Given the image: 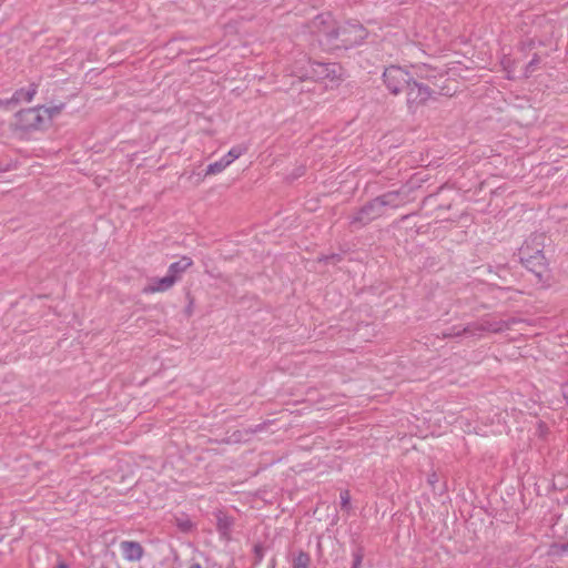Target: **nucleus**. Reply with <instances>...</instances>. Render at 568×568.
I'll return each mask as SVG.
<instances>
[{"mask_svg":"<svg viewBox=\"0 0 568 568\" xmlns=\"http://www.w3.org/2000/svg\"><path fill=\"white\" fill-rule=\"evenodd\" d=\"M52 111L53 110L43 106L20 111L17 114L16 124L26 131L39 130L51 120Z\"/></svg>","mask_w":568,"mask_h":568,"instance_id":"1","label":"nucleus"},{"mask_svg":"<svg viewBox=\"0 0 568 568\" xmlns=\"http://www.w3.org/2000/svg\"><path fill=\"white\" fill-rule=\"evenodd\" d=\"M335 36L339 42L333 44L334 48H348L362 42L367 31L359 24H352L336 30Z\"/></svg>","mask_w":568,"mask_h":568,"instance_id":"2","label":"nucleus"},{"mask_svg":"<svg viewBox=\"0 0 568 568\" xmlns=\"http://www.w3.org/2000/svg\"><path fill=\"white\" fill-rule=\"evenodd\" d=\"M396 199L397 195L394 193H387L375 199L368 205L363 207V210L359 213L361 216L358 217V220L361 222H366L371 219H375L377 215L382 214V209L385 205H397Z\"/></svg>","mask_w":568,"mask_h":568,"instance_id":"3","label":"nucleus"},{"mask_svg":"<svg viewBox=\"0 0 568 568\" xmlns=\"http://www.w3.org/2000/svg\"><path fill=\"white\" fill-rule=\"evenodd\" d=\"M39 83L31 81L27 85L21 87L18 89L14 94L12 95L11 100H2L0 99V105H9L11 103L18 104V103H28L31 102L34 94L37 93Z\"/></svg>","mask_w":568,"mask_h":568,"instance_id":"4","label":"nucleus"},{"mask_svg":"<svg viewBox=\"0 0 568 568\" xmlns=\"http://www.w3.org/2000/svg\"><path fill=\"white\" fill-rule=\"evenodd\" d=\"M404 87L407 89V101L409 104L424 102L429 97L428 89L417 82H405Z\"/></svg>","mask_w":568,"mask_h":568,"instance_id":"5","label":"nucleus"},{"mask_svg":"<svg viewBox=\"0 0 568 568\" xmlns=\"http://www.w3.org/2000/svg\"><path fill=\"white\" fill-rule=\"evenodd\" d=\"M175 282V275H172L168 272V274L161 278L151 280V282L144 288V291L146 293L164 292L172 287Z\"/></svg>","mask_w":568,"mask_h":568,"instance_id":"6","label":"nucleus"},{"mask_svg":"<svg viewBox=\"0 0 568 568\" xmlns=\"http://www.w3.org/2000/svg\"><path fill=\"white\" fill-rule=\"evenodd\" d=\"M120 549L123 557L129 561H138L142 558L143 549L139 542L135 541H122Z\"/></svg>","mask_w":568,"mask_h":568,"instance_id":"7","label":"nucleus"},{"mask_svg":"<svg viewBox=\"0 0 568 568\" xmlns=\"http://www.w3.org/2000/svg\"><path fill=\"white\" fill-rule=\"evenodd\" d=\"M520 258L532 266H541L545 263V256L541 250L537 248L535 252H531L528 243H525L520 248Z\"/></svg>","mask_w":568,"mask_h":568,"instance_id":"8","label":"nucleus"},{"mask_svg":"<svg viewBox=\"0 0 568 568\" xmlns=\"http://www.w3.org/2000/svg\"><path fill=\"white\" fill-rule=\"evenodd\" d=\"M521 322L516 318L509 320H488L485 322V329L493 333H501L511 329L514 325L520 324Z\"/></svg>","mask_w":568,"mask_h":568,"instance_id":"9","label":"nucleus"},{"mask_svg":"<svg viewBox=\"0 0 568 568\" xmlns=\"http://www.w3.org/2000/svg\"><path fill=\"white\" fill-rule=\"evenodd\" d=\"M248 151L247 143H241L231 148V150L223 156L224 160L231 165L235 160Z\"/></svg>","mask_w":568,"mask_h":568,"instance_id":"10","label":"nucleus"},{"mask_svg":"<svg viewBox=\"0 0 568 568\" xmlns=\"http://www.w3.org/2000/svg\"><path fill=\"white\" fill-rule=\"evenodd\" d=\"M192 265V260L190 257L183 256L178 262H174L169 267V273L175 275V280L182 274L185 270H187Z\"/></svg>","mask_w":568,"mask_h":568,"instance_id":"11","label":"nucleus"},{"mask_svg":"<svg viewBox=\"0 0 568 568\" xmlns=\"http://www.w3.org/2000/svg\"><path fill=\"white\" fill-rule=\"evenodd\" d=\"M227 166V162L224 160V158H221L219 161H215L207 165L206 168V175H215L221 172H223Z\"/></svg>","mask_w":568,"mask_h":568,"instance_id":"12","label":"nucleus"},{"mask_svg":"<svg viewBox=\"0 0 568 568\" xmlns=\"http://www.w3.org/2000/svg\"><path fill=\"white\" fill-rule=\"evenodd\" d=\"M310 564V556L305 552H298L293 559L294 568H307Z\"/></svg>","mask_w":568,"mask_h":568,"instance_id":"13","label":"nucleus"},{"mask_svg":"<svg viewBox=\"0 0 568 568\" xmlns=\"http://www.w3.org/2000/svg\"><path fill=\"white\" fill-rule=\"evenodd\" d=\"M393 73H383V77L385 78L384 79V82L386 83L387 88L389 89V91L394 94H397L402 89L398 88L397 85H393V77H390Z\"/></svg>","mask_w":568,"mask_h":568,"instance_id":"14","label":"nucleus"},{"mask_svg":"<svg viewBox=\"0 0 568 568\" xmlns=\"http://www.w3.org/2000/svg\"><path fill=\"white\" fill-rule=\"evenodd\" d=\"M341 498V505L343 508H347L351 501V496L348 491H342L339 495Z\"/></svg>","mask_w":568,"mask_h":568,"instance_id":"15","label":"nucleus"},{"mask_svg":"<svg viewBox=\"0 0 568 568\" xmlns=\"http://www.w3.org/2000/svg\"><path fill=\"white\" fill-rule=\"evenodd\" d=\"M362 562V556L357 552L354 555L353 568H358Z\"/></svg>","mask_w":568,"mask_h":568,"instance_id":"16","label":"nucleus"},{"mask_svg":"<svg viewBox=\"0 0 568 568\" xmlns=\"http://www.w3.org/2000/svg\"><path fill=\"white\" fill-rule=\"evenodd\" d=\"M561 394H562L564 398H565V399L567 400V403H568V383H567V384H565V385H562V387H561Z\"/></svg>","mask_w":568,"mask_h":568,"instance_id":"17","label":"nucleus"},{"mask_svg":"<svg viewBox=\"0 0 568 568\" xmlns=\"http://www.w3.org/2000/svg\"><path fill=\"white\" fill-rule=\"evenodd\" d=\"M467 428H468V429H465V428H464V433H465V432H469V433H470V432H475V433H477V434H478V433L480 432L479 429H477V428H475V427H474L473 429H470V428H469V425H467Z\"/></svg>","mask_w":568,"mask_h":568,"instance_id":"18","label":"nucleus"},{"mask_svg":"<svg viewBox=\"0 0 568 568\" xmlns=\"http://www.w3.org/2000/svg\"><path fill=\"white\" fill-rule=\"evenodd\" d=\"M190 568H202L199 564L191 565Z\"/></svg>","mask_w":568,"mask_h":568,"instance_id":"19","label":"nucleus"},{"mask_svg":"<svg viewBox=\"0 0 568 568\" xmlns=\"http://www.w3.org/2000/svg\"><path fill=\"white\" fill-rule=\"evenodd\" d=\"M529 65H530V67H531V65H535V60H531V61H530V63H529Z\"/></svg>","mask_w":568,"mask_h":568,"instance_id":"20","label":"nucleus"},{"mask_svg":"<svg viewBox=\"0 0 568 568\" xmlns=\"http://www.w3.org/2000/svg\"><path fill=\"white\" fill-rule=\"evenodd\" d=\"M58 568H68L65 565H60Z\"/></svg>","mask_w":568,"mask_h":568,"instance_id":"21","label":"nucleus"},{"mask_svg":"<svg viewBox=\"0 0 568 568\" xmlns=\"http://www.w3.org/2000/svg\"><path fill=\"white\" fill-rule=\"evenodd\" d=\"M463 332H464V335H465L468 332V329L464 327Z\"/></svg>","mask_w":568,"mask_h":568,"instance_id":"22","label":"nucleus"},{"mask_svg":"<svg viewBox=\"0 0 568 568\" xmlns=\"http://www.w3.org/2000/svg\"><path fill=\"white\" fill-rule=\"evenodd\" d=\"M568 549V544L566 546H564V550H567Z\"/></svg>","mask_w":568,"mask_h":568,"instance_id":"23","label":"nucleus"}]
</instances>
